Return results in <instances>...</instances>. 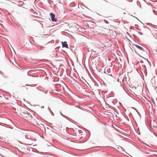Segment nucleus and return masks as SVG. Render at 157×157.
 <instances>
[{"label": "nucleus", "instance_id": "1", "mask_svg": "<svg viewBox=\"0 0 157 157\" xmlns=\"http://www.w3.org/2000/svg\"><path fill=\"white\" fill-rule=\"evenodd\" d=\"M20 116L24 119L27 118L28 117L29 114L27 112H21L20 113Z\"/></svg>", "mask_w": 157, "mask_h": 157}, {"label": "nucleus", "instance_id": "2", "mask_svg": "<svg viewBox=\"0 0 157 157\" xmlns=\"http://www.w3.org/2000/svg\"><path fill=\"white\" fill-rule=\"evenodd\" d=\"M51 20L53 22H56L57 20V19L55 18V15L52 13H51L50 14Z\"/></svg>", "mask_w": 157, "mask_h": 157}, {"label": "nucleus", "instance_id": "3", "mask_svg": "<svg viewBox=\"0 0 157 157\" xmlns=\"http://www.w3.org/2000/svg\"><path fill=\"white\" fill-rule=\"evenodd\" d=\"M62 43L63 47H64L67 48H69L68 44H67L66 42L64 41V42H62Z\"/></svg>", "mask_w": 157, "mask_h": 157}, {"label": "nucleus", "instance_id": "4", "mask_svg": "<svg viewBox=\"0 0 157 157\" xmlns=\"http://www.w3.org/2000/svg\"><path fill=\"white\" fill-rule=\"evenodd\" d=\"M134 46L137 48H138V49L141 50V51H144V50L143 49V48L140 46H139V45H137V44H135L134 45Z\"/></svg>", "mask_w": 157, "mask_h": 157}, {"label": "nucleus", "instance_id": "5", "mask_svg": "<svg viewBox=\"0 0 157 157\" xmlns=\"http://www.w3.org/2000/svg\"><path fill=\"white\" fill-rule=\"evenodd\" d=\"M0 74H1L4 77H5V78H7V77H5L4 75V74L1 71H0Z\"/></svg>", "mask_w": 157, "mask_h": 157}, {"label": "nucleus", "instance_id": "6", "mask_svg": "<svg viewBox=\"0 0 157 157\" xmlns=\"http://www.w3.org/2000/svg\"><path fill=\"white\" fill-rule=\"evenodd\" d=\"M104 21L105 23L106 24H108L109 23L108 21H107L106 20H104Z\"/></svg>", "mask_w": 157, "mask_h": 157}, {"label": "nucleus", "instance_id": "7", "mask_svg": "<svg viewBox=\"0 0 157 157\" xmlns=\"http://www.w3.org/2000/svg\"><path fill=\"white\" fill-rule=\"evenodd\" d=\"M133 109H135V110H136V111L137 112V113L139 114V112L137 111V110H136L135 109L133 108H132Z\"/></svg>", "mask_w": 157, "mask_h": 157}, {"label": "nucleus", "instance_id": "8", "mask_svg": "<svg viewBox=\"0 0 157 157\" xmlns=\"http://www.w3.org/2000/svg\"><path fill=\"white\" fill-rule=\"evenodd\" d=\"M48 109H49V110L52 113V114H53V113L52 112L51 109H50V108H49V107H48Z\"/></svg>", "mask_w": 157, "mask_h": 157}, {"label": "nucleus", "instance_id": "9", "mask_svg": "<svg viewBox=\"0 0 157 157\" xmlns=\"http://www.w3.org/2000/svg\"><path fill=\"white\" fill-rule=\"evenodd\" d=\"M52 155H50L49 156H47V157H51Z\"/></svg>", "mask_w": 157, "mask_h": 157}, {"label": "nucleus", "instance_id": "10", "mask_svg": "<svg viewBox=\"0 0 157 157\" xmlns=\"http://www.w3.org/2000/svg\"><path fill=\"white\" fill-rule=\"evenodd\" d=\"M26 138L28 139H29V138L28 137H27V136H26Z\"/></svg>", "mask_w": 157, "mask_h": 157}, {"label": "nucleus", "instance_id": "11", "mask_svg": "<svg viewBox=\"0 0 157 157\" xmlns=\"http://www.w3.org/2000/svg\"><path fill=\"white\" fill-rule=\"evenodd\" d=\"M153 79H152L151 80V81H152V82H153Z\"/></svg>", "mask_w": 157, "mask_h": 157}, {"label": "nucleus", "instance_id": "12", "mask_svg": "<svg viewBox=\"0 0 157 157\" xmlns=\"http://www.w3.org/2000/svg\"><path fill=\"white\" fill-rule=\"evenodd\" d=\"M141 62L143 63V61H141Z\"/></svg>", "mask_w": 157, "mask_h": 157}, {"label": "nucleus", "instance_id": "13", "mask_svg": "<svg viewBox=\"0 0 157 157\" xmlns=\"http://www.w3.org/2000/svg\"><path fill=\"white\" fill-rule=\"evenodd\" d=\"M60 113L61 115H62V113L61 112Z\"/></svg>", "mask_w": 157, "mask_h": 157}, {"label": "nucleus", "instance_id": "14", "mask_svg": "<svg viewBox=\"0 0 157 157\" xmlns=\"http://www.w3.org/2000/svg\"><path fill=\"white\" fill-rule=\"evenodd\" d=\"M121 150H122V148H121Z\"/></svg>", "mask_w": 157, "mask_h": 157}]
</instances>
